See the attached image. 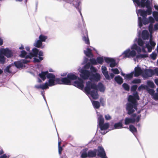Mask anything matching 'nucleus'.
Returning a JSON list of instances; mask_svg holds the SVG:
<instances>
[{
    "label": "nucleus",
    "instance_id": "1",
    "mask_svg": "<svg viewBox=\"0 0 158 158\" xmlns=\"http://www.w3.org/2000/svg\"><path fill=\"white\" fill-rule=\"evenodd\" d=\"M105 89V86L101 83H98L97 85L92 81H88L86 82V86L84 90L87 94H90L92 97L95 99L98 98L97 90L101 92H104Z\"/></svg>",
    "mask_w": 158,
    "mask_h": 158
},
{
    "label": "nucleus",
    "instance_id": "2",
    "mask_svg": "<svg viewBox=\"0 0 158 158\" xmlns=\"http://www.w3.org/2000/svg\"><path fill=\"white\" fill-rule=\"evenodd\" d=\"M39 76L43 81L46 79V77L48 79V82H46L42 84L35 85V88L37 89H48L49 87L55 85L56 81L59 83L58 79H55L54 75L52 73H49L48 71L42 72L41 73L39 74Z\"/></svg>",
    "mask_w": 158,
    "mask_h": 158
},
{
    "label": "nucleus",
    "instance_id": "3",
    "mask_svg": "<svg viewBox=\"0 0 158 158\" xmlns=\"http://www.w3.org/2000/svg\"><path fill=\"white\" fill-rule=\"evenodd\" d=\"M137 88V85H134L131 88V90L134 91L133 95L134 96L130 95L128 98V101L129 102L127 103L126 105V109L127 113L129 114L134 113L135 110H137L136 100L138 99V95L137 92L135 91Z\"/></svg>",
    "mask_w": 158,
    "mask_h": 158
},
{
    "label": "nucleus",
    "instance_id": "4",
    "mask_svg": "<svg viewBox=\"0 0 158 158\" xmlns=\"http://www.w3.org/2000/svg\"><path fill=\"white\" fill-rule=\"evenodd\" d=\"M38 55L39 56V58H34V61L35 62H39L43 59L42 57L43 56V53L41 51L39 52L38 50L36 48H34L32 49V52H30L28 55H27V52L25 51H21L20 56L22 57H24L25 59L29 58L30 59L33 57H37Z\"/></svg>",
    "mask_w": 158,
    "mask_h": 158
},
{
    "label": "nucleus",
    "instance_id": "5",
    "mask_svg": "<svg viewBox=\"0 0 158 158\" xmlns=\"http://www.w3.org/2000/svg\"><path fill=\"white\" fill-rule=\"evenodd\" d=\"M141 6L142 7H146L147 9L146 10H139V13L143 18L146 17L147 15H151L152 12V8L150 6V2L149 0H141L140 2L139 1V6Z\"/></svg>",
    "mask_w": 158,
    "mask_h": 158
},
{
    "label": "nucleus",
    "instance_id": "6",
    "mask_svg": "<svg viewBox=\"0 0 158 158\" xmlns=\"http://www.w3.org/2000/svg\"><path fill=\"white\" fill-rule=\"evenodd\" d=\"M138 38H136L134 41V43L131 47V51L128 49L124 51L122 54L124 55V58L134 57L136 54V52H138Z\"/></svg>",
    "mask_w": 158,
    "mask_h": 158
},
{
    "label": "nucleus",
    "instance_id": "7",
    "mask_svg": "<svg viewBox=\"0 0 158 158\" xmlns=\"http://www.w3.org/2000/svg\"><path fill=\"white\" fill-rule=\"evenodd\" d=\"M97 113L98 116V125L100 128L101 133L102 135H104L107 132L106 130L109 128V124L108 123H104V119L102 115L99 114L97 112Z\"/></svg>",
    "mask_w": 158,
    "mask_h": 158
},
{
    "label": "nucleus",
    "instance_id": "8",
    "mask_svg": "<svg viewBox=\"0 0 158 158\" xmlns=\"http://www.w3.org/2000/svg\"><path fill=\"white\" fill-rule=\"evenodd\" d=\"M141 73H142L143 77L145 78L151 77L155 74L158 76V68L155 69L154 70L151 69H146L143 73L141 68L139 67V75Z\"/></svg>",
    "mask_w": 158,
    "mask_h": 158
},
{
    "label": "nucleus",
    "instance_id": "9",
    "mask_svg": "<svg viewBox=\"0 0 158 158\" xmlns=\"http://www.w3.org/2000/svg\"><path fill=\"white\" fill-rule=\"evenodd\" d=\"M121 74L124 77L125 79L127 80L131 79L133 75L135 77H137L138 76V65H137L135 68L134 72L133 71L130 73L127 74H126L121 72Z\"/></svg>",
    "mask_w": 158,
    "mask_h": 158
},
{
    "label": "nucleus",
    "instance_id": "10",
    "mask_svg": "<svg viewBox=\"0 0 158 158\" xmlns=\"http://www.w3.org/2000/svg\"><path fill=\"white\" fill-rule=\"evenodd\" d=\"M60 1L62 2H66L68 3H72L73 5L77 10L80 12V14L82 17V14L81 12V10L79 8V2L78 0H59Z\"/></svg>",
    "mask_w": 158,
    "mask_h": 158
},
{
    "label": "nucleus",
    "instance_id": "11",
    "mask_svg": "<svg viewBox=\"0 0 158 158\" xmlns=\"http://www.w3.org/2000/svg\"><path fill=\"white\" fill-rule=\"evenodd\" d=\"M77 80L74 81L73 85L78 88L82 90L84 88L85 81L80 78L78 77Z\"/></svg>",
    "mask_w": 158,
    "mask_h": 158
},
{
    "label": "nucleus",
    "instance_id": "12",
    "mask_svg": "<svg viewBox=\"0 0 158 158\" xmlns=\"http://www.w3.org/2000/svg\"><path fill=\"white\" fill-rule=\"evenodd\" d=\"M78 70L81 73L80 77L83 79H88L90 75V73L89 71L82 69H79Z\"/></svg>",
    "mask_w": 158,
    "mask_h": 158
},
{
    "label": "nucleus",
    "instance_id": "13",
    "mask_svg": "<svg viewBox=\"0 0 158 158\" xmlns=\"http://www.w3.org/2000/svg\"><path fill=\"white\" fill-rule=\"evenodd\" d=\"M55 79H58L59 80L58 82L59 83H57L56 81V85L57 84H64L70 85L71 84V81H70L69 79V78L67 76L66 77L61 78V79H60L59 78H56L55 76L54 75Z\"/></svg>",
    "mask_w": 158,
    "mask_h": 158
},
{
    "label": "nucleus",
    "instance_id": "14",
    "mask_svg": "<svg viewBox=\"0 0 158 158\" xmlns=\"http://www.w3.org/2000/svg\"><path fill=\"white\" fill-rule=\"evenodd\" d=\"M1 54L6 56L7 58L11 57L13 55L12 51L8 48L2 49L0 50Z\"/></svg>",
    "mask_w": 158,
    "mask_h": 158
},
{
    "label": "nucleus",
    "instance_id": "15",
    "mask_svg": "<svg viewBox=\"0 0 158 158\" xmlns=\"http://www.w3.org/2000/svg\"><path fill=\"white\" fill-rule=\"evenodd\" d=\"M97 155L101 158H107L106 154L103 148L101 146L98 148Z\"/></svg>",
    "mask_w": 158,
    "mask_h": 158
},
{
    "label": "nucleus",
    "instance_id": "16",
    "mask_svg": "<svg viewBox=\"0 0 158 158\" xmlns=\"http://www.w3.org/2000/svg\"><path fill=\"white\" fill-rule=\"evenodd\" d=\"M30 61L29 60H27L26 59L22 60L20 61L15 62L14 64L15 66L18 68H20L23 67V64L27 63Z\"/></svg>",
    "mask_w": 158,
    "mask_h": 158
},
{
    "label": "nucleus",
    "instance_id": "17",
    "mask_svg": "<svg viewBox=\"0 0 158 158\" xmlns=\"http://www.w3.org/2000/svg\"><path fill=\"white\" fill-rule=\"evenodd\" d=\"M131 118H126L125 120V124L126 125L128 124L129 123H133L135 121V117L136 116V114H133Z\"/></svg>",
    "mask_w": 158,
    "mask_h": 158
},
{
    "label": "nucleus",
    "instance_id": "18",
    "mask_svg": "<svg viewBox=\"0 0 158 158\" xmlns=\"http://www.w3.org/2000/svg\"><path fill=\"white\" fill-rule=\"evenodd\" d=\"M149 23L148 19L146 17L143 18L142 19L141 18L139 17V27H141L142 26V23L144 25L148 24Z\"/></svg>",
    "mask_w": 158,
    "mask_h": 158
},
{
    "label": "nucleus",
    "instance_id": "19",
    "mask_svg": "<svg viewBox=\"0 0 158 158\" xmlns=\"http://www.w3.org/2000/svg\"><path fill=\"white\" fill-rule=\"evenodd\" d=\"M105 61L107 63H110V66L111 67H114L116 63L115 60L113 58H105Z\"/></svg>",
    "mask_w": 158,
    "mask_h": 158
},
{
    "label": "nucleus",
    "instance_id": "20",
    "mask_svg": "<svg viewBox=\"0 0 158 158\" xmlns=\"http://www.w3.org/2000/svg\"><path fill=\"white\" fill-rule=\"evenodd\" d=\"M102 73L104 75L105 78L107 80H110V77L109 75L108 72L107 70L106 67L104 66L102 67Z\"/></svg>",
    "mask_w": 158,
    "mask_h": 158
},
{
    "label": "nucleus",
    "instance_id": "21",
    "mask_svg": "<svg viewBox=\"0 0 158 158\" xmlns=\"http://www.w3.org/2000/svg\"><path fill=\"white\" fill-rule=\"evenodd\" d=\"M156 45V43L151 40V38L150 39V44H147L146 46L149 52H151L152 48H154Z\"/></svg>",
    "mask_w": 158,
    "mask_h": 158
},
{
    "label": "nucleus",
    "instance_id": "22",
    "mask_svg": "<svg viewBox=\"0 0 158 158\" xmlns=\"http://www.w3.org/2000/svg\"><path fill=\"white\" fill-rule=\"evenodd\" d=\"M100 79L101 76L98 73L92 74L90 78V80H94L97 81H99L100 80Z\"/></svg>",
    "mask_w": 158,
    "mask_h": 158
},
{
    "label": "nucleus",
    "instance_id": "23",
    "mask_svg": "<svg viewBox=\"0 0 158 158\" xmlns=\"http://www.w3.org/2000/svg\"><path fill=\"white\" fill-rule=\"evenodd\" d=\"M141 88L146 89L148 91V93L152 96L154 94V90L152 89L149 88L146 85H141V86L139 87V90Z\"/></svg>",
    "mask_w": 158,
    "mask_h": 158
},
{
    "label": "nucleus",
    "instance_id": "24",
    "mask_svg": "<svg viewBox=\"0 0 158 158\" xmlns=\"http://www.w3.org/2000/svg\"><path fill=\"white\" fill-rule=\"evenodd\" d=\"M141 35L143 40H148L149 38V34L148 31L147 30H143L142 32Z\"/></svg>",
    "mask_w": 158,
    "mask_h": 158
},
{
    "label": "nucleus",
    "instance_id": "25",
    "mask_svg": "<svg viewBox=\"0 0 158 158\" xmlns=\"http://www.w3.org/2000/svg\"><path fill=\"white\" fill-rule=\"evenodd\" d=\"M67 77L71 82L72 80L77 79L78 77L77 76L72 73H68L67 75Z\"/></svg>",
    "mask_w": 158,
    "mask_h": 158
},
{
    "label": "nucleus",
    "instance_id": "26",
    "mask_svg": "<svg viewBox=\"0 0 158 158\" xmlns=\"http://www.w3.org/2000/svg\"><path fill=\"white\" fill-rule=\"evenodd\" d=\"M97 150L95 149L93 151L90 150L88 152V157H94L96 156L97 153Z\"/></svg>",
    "mask_w": 158,
    "mask_h": 158
},
{
    "label": "nucleus",
    "instance_id": "27",
    "mask_svg": "<svg viewBox=\"0 0 158 158\" xmlns=\"http://www.w3.org/2000/svg\"><path fill=\"white\" fill-rule=\"evenodd\" d=\"M34 46L38 48H40L42 47V43L39 40H35L34 43Z\"/></svg>",
    "mask_w": 158,
    "mask_h": 158
},
{
    "label": "nucleus",
    "instance_id": "28",
    "mask_svg": "<svg viewBox=\"0 0 158 158\" xmlns=\"http://www.w3.org/2000/svg\"><path fill=\"white\" fill-rule=\"evenodd\" d=\"M91 50L89 48L86 49V50H84V52L85 54L87 56L89 57H91L93 56V55L91 53Z\"/></svg>",
    "mask_w": 158,
    "mask_h": 158
},
{
    "label": "nucleus",
    "instance_id": "29",
    "mask_svg": "<svg viewBox=\"0 0 158 158\" xmlns=\"http://www.w3.org/2000/svg\"><path fill=\"white\" fill-rule=\"evenodd\" d=\"M114 80L118 84H121L123 82V79L120 76H118L115 77Z\"/></svg>",
    "mask_w": 158,
    "mask_h": 158
},
{
    "label": "nucleus",
    "instance_id": "30",
    "mask_svg": "<svg viewBox=\"0 0 158 158\" xmlns=\"http://www.w3.org/2000/svg\"><path fill=\"white\" fill-rule=\"evenodd\" d=\"M87 149H85L81 152V156L82 158H85L88 157V153L87 152Z\"/></svg>",
    "mask_w": 158,
    "mask_h": 158
},
{
    "label": "nucleus",
    "instance_id": "31",
    "mask_svg": "<svg viewBox=\"0 0 158 158\" xmlns=\"http://www.w3.org/2000/svg\"><path fill=\"white\" fill-rule=\"evenodd\" d=\"M114 129H119L123 128V125L121 122L115 123L114 125Z\"/></svg>",
    "mask_w": 158,
    "mask_h": 158
},
{
    "label": "nucleus",
    "instance_id": "32",
    "mask_svg": "<svg viewBox=\"0 0 158 158\" xmlns=\"http://www.w3.org/2000/svg\"><path fill=\"white\" fill-rule=\"evenodd\" d=\"M92 103L94 107L96 109L98 108L100 106V104L99 102L97 101H93Z\"/></svg>",
    "mask_w": 158,
    "mask_h": 158
},
{
    "label": "nucleus",
    "instance_id": "33",
    "mask_svg": "<svg viewBox=\"0 0 158 158\" xmlns=\"http://www.w3.org/2000/svg\"><path fill=\"white\" fill-rule=\"evenodd\" d=\"M129 129L130 131H131L134 134L136 137L137 138L135 134V133L137 131L136 128L133 125H130L129 126Z\"/></svg>",
    "mask_w": 158,
    "mask_h": 158
},
{
    "label": "nucleus",
    "instance_id": "34",
    "mask_svg": "<svg viewBox=\"0 0 158 158\" xmlns=\"http://www.w3.org/2000/svg\"><path fill=\"white\" fill-rule=\"evenodd\" d=\"M47 38V36L42 34L40 35L39 37V40H40L42 42H45Z\"/></svg>",
    "mask_w": 158,
    "mask_h": 158
},
{
    "label": "nucleus",
    "instance_id": "35",
    "mask_svg": "<svg viewBox=\"0 0 158 158\" xmlns=\"http://www.w3.org/2000/svg\"><path fill=\"white\" fill-rule=\"evenodd\" d=\"M141 51V49L139 47V52ZM148 57V55L147 53H145L143 54H141L139 53V58H144Z\"/></svg>",
    "mask_w": 158,
    "mask_h": 158
},
{
    "label": "nucleus",
    "instance_id": "36",
    "mask_svg": "<svg viewBox=\"0 0 158 158\" xmlns=\"http://www.w3.org/2000/svg\"><path fill=\"white\" fill-rule=\"evenodd\" d=\"M82 39L85 44H89V40L87 34L86 36H84L82 37Z\"/></svg>",
    "mask_w": 158,
    "mask_h": 158
},
{
    "label": "nucleus",
    "instance_id": "37",
    "mask_svg": "<svg viewBox=\"0 0 158 158\" xmlns=\"http://www.w3.org/2000/svg\"><path fill=\"white\" fill-rule=\"evenodd\" d=\"M1 53L0 54V63L2 64H4L6 60V58Z\"/></svg>",
    "mask_w": 158,
    "mask_h": 158
},
{
    "label": "nucleus",
    "instance_id": "38",
    "mask_svg": "<svg viewBox=\"0 0 158 158\" xmlns=\"http://www.w3.org/2000/svg\"><path fill=\"white\" fill-rule=\"evenodd\" d=\"M133 1L134 4H135L136 9V13L138 16V10H137V8L138 6V0H132Z\"/></svg>",
    "mask_w": 158,
    "mask_h": 158
},
{
    "label": "nucleus",
    "instance_id": "39",
    "mask_svg": "<svg viewBox=\"0 0 158 158\" xmlns=\"http://www.w3.org/2000/svg\"><path fill=\"white\" fill-rule=\"evenodd\" d=\"M97 61L100 64H102L103 62V59L102 57H98L97 58Z\"/></svg>",
    "mask_w": 158,
    "mask_h": 158
},
{
    "label": "nucleus",
    "instance_id": "40",
    "mask_svg": "<svg viewBox=\"0 0 158 158\" xmlns=\"http://www.w3.org/2000/svg\"><path fill=\"white\" fill-rule=\"evenodd\" d=\"M147 84L148 86L152 88H154L155 86L154 83L152 81H148L147 82Z\"/></svg>",
    "mask_w": 158,
    "mask_h": 158
},
{
    "label": "nucleus",
    "instance_id": "41",
    "mask_svg": "<svg viewBox=\"0 0 158 158\" xmlns=\"http://www.w3.org/2000/svg\"><path fill=\"white\" fill-rule=\"evenodd\" d=\"M153 15L156 21H158V12H153Z\"/></svg>",
    "mask_w": 158,
    "mask_h": 158
},
{
    "label": "nucleus",
    "instance_id": "42",
    "mask_svg": "<svg viewBox=\"0 0 158 158\" xmlns=\"http://www.w3.org/2000/svg\"><path fill=\"white\" fill-rule=\"evenodd\" d=\"M113 73L115 74H118L119 73V71L118 70V69H111Z\"/></svg>",
    "mask_w": 158,
    "mask_h": 158
},
{
    "label": "nucleus",
    "instance_id": "43",
    "mask_svg": "<svg viewBox=\"0 0 158 158\" xmlns=\"http://www.w3.org/2000/svg\"><path fill=\"white\" fill-rule=\"evenodd\" d=\"M157 54L155 52H152V53L150 55V56L152 59L153 60H155Z\"/></svg>",
    "mask_w": 158,
    "mask_h": 158
},
{
    "label": "nucleus",
    "instance_id": "44",
    "mask_svg": "<svg viewBox=\"0 0 158 158\" xmlns=\"http://www.w3.org/2000/svg\"><path fill=\"white\" fill-rule=\"evenodd\" d=\"M123 86L126 90L127 91L129 90L130 88L127 84L126 83H124L123 85Z\"/></svg>",
    "mask_w": 158,
    "mask_h": 158
},
{
    "label": "nucleus",
    "instance_id": "45",
    "mask_svg": "<svg viewBox=\"0 0 158 158\" xmlns=\"http://www.w3.org/2000/svg\"><path fill=\"white\" fill-rule=\"evenodd\" d=\"M10 65H9L7 66L4 69V72L5 73H10V71L9 70L10 69L11 67Z\"/></svg>",
    "mask_w": 158,
    "mask_h": 158
},
{
    "label": "nucleus",
    "instance_id": "46",
    "mask_svg": "<svg viewBox=\"0 0 158 158\" xmlns=\"http://www.w3.org/2000/svg\"><path fill=\"white\" fill-rule=\"evenodd\" d=\"M153 98L155 100H158V93L154 94L152 96Z\"/></svg>",
    "mask_w": 158,
    "mask_h": 158
},
{
    "label": "nucleus",
    "instance_id": "47",
    "mask_svg": "<svg viewBox=\"0 0 158 158\" xmlns=\"http://www.w3.org/2000/svg\"><path fill=\"white\" fill-rule=\"evenodd\" d=\"M91 63L94 64H97V61L94 59H91L90 60Z\"/></svg>",
    "mask_w": 158,
    "mask_h": 158
},
{
    "label": "nucleus",
    "instance_id": "48",
    "mask_svg": "<svg viewBox=\"0 0 158 158\" xmlns=\"http://www.w3.org/2000/svg\"><path fill=\"white\" fill-rule=\"evenodd\" d=\"M148 19L149 20V22L152 23H153L155 22L154 19L152 16L149 17Z\"/></svg>",
    "mask_w": 158,
    "mask_h": 158
},
{
    "label": "nucleus",
    "instance_id": "49",
    "mask_svg": "<svg viewBox=\"0 0 158 158\" xmlns=\"http://www.w3.org/2000/svg\"><path fill=\"white\" fill-rule=\"evenodd\" d=\"M105 119L107 120H110L111 118V117L108 114L105 115Z\"/></svg>",
    "mask_w": 158,
    "mask_h": 158
},
{
    "label": "nucleus",
    "instance_id": "50",
    "mask_svg": "<svg viewBox=\"0 0 158 158\" xmlns=\"http://www.w3.org/2000/svg\"><path fill=\"white\" fill-rule=\"evenodd\" d=\"M90 70L92 72L94 73H95L97 72V69H96L93 66H91L90 68Z\"/></svg>",
    "mask_w": 158,
    "mask_h": 158
},
{
    "label": "nucleus",
    "instance_id": "51",
    "mask_svg": "<svg viewBox=\"0 0 158 158\" xmlns=\"http://www.w3.org/2000/svg\"><path fill=\"white\" fill-rule=\"evenodd\" d=\"M90 63H88L85 65L84 66L85 69H89L90 66Z\"/></svg>",
    "mask_w": 158,
    "mask_h": 158
},
{
    "label": "nucleus",
    "instance_id": "52",
    "mask_svg": "<svg viewBox=\"0 0 158 158\" xmlns=\"http://www.w3.org/2000/svg\"><path fill=\"white\" fill-rule=\"evenodd\" d=\"M139 46H142L143 45V43L142 41L139 38Z\"/></svg>",
    "mask_w": 158,
    "mask_h": 158
},
{
    "label": "nucleus",
    "instance_id": "53",
    "mask_svg": "<svg viewBox=\"0 0 158 158\" xmlns=\"http://www.w3.org/2000/svg\"><path fill=\"white\" fill-rule=\"evenodd\" d=\"M62 150V147H58V152L60 155L61 154V151Z\"/></svg>",
    "mask_w": 158,
    "mask_h": 158
},
{
    "label": "nucleus",
    "instance_id": "54",
    "mask_svg": "<svg viewBox=\"0 0 158 158\" xmlns=\"http://www.w3.org/2000/svg\"><path fill=\"white\" fill-rule=\"evenodd\" d=\"M132 82L133 83H138V79H134L132 81Z\"/></svg>",
    "mask_w": 158,
    "mask_h": 158
},
{
    "label": "nucleus",
    "instance_id": "55",
    "mask_svg": "<svg viewBox=\"0 0 158 158\" xmlns=\"http://www.w3.org/2000/svg\"><path fill=\"white\" fill-rule=\"evenodd\" d=\"M0 158H8L6 154H4L0 157Z\"/></svg>",
    "mask_w": 158,
    "mask_h": 158
},
{
    "label": "nucleus",
    "instance_id": "56",
    "mask_svg": "<svg viewBox=\"0 0 158 158\" xmlns=\"http://www.w3.org/2000/svg\"><path fill=\"white\" fill-rule=\"evenodd\" d=\"M134 60L135 62H138V55H137L136 56V58H134Z\"/></svg>",
    "mask_w": 158,
    "mask_h": 158
},
{
    "label": "nucleus",
    "instance_id": "57",
    "mask_svg": "<svg viewBox=\"0 0 158 158\" xmlns=\"http://www.w3.org/2000/svg\"><path fill=\"white\" fill-rule=\"evenodd\" d=\"M3 39L0 37V45H2L3 44Z\"/></svg>",
    "mask_w": 158,
    "mask_h": 158
},
{
    "label": "nucleus",
    "instance_id": "58",
    "mask_svg": "<svg viewBox=\"0 0 158 158\" xmlns=\"http://www.w3.org/2000/svg\"><path fill=\"white\" fill-rule=\"evenodd\" d=\"M154 28L155 30H158V26L157 24H155L154 26Z\"/></svg>",
    "mask_w": 158,
    "mask_h": 158
},
{
    "label": "nucleus",
    "instance_id": "59",
    "mask_svg": "<svg viewBox=\"0 0 158 158\" xmlns=\"http://www.w3.org/2000/svg\"><path fill=\"white\" fill-rule=\"evenodd\" d=\"M154 82L158 86V79H156L154 80Z\"/></svg>",
    "mask_w": 158,
    "mask_h": 158
},
{
    "label": "nucleus",
    "instance_id": "60",
    "mask_svg": "<svg viewBox=\"0 0 158 158\" xmlns=\"http://www.w3.org/2000/svg\"><path fill=\"white\" fill-rule=\"evenodd\" d=\"M154 8L155 9L158 10V6L157 5H155L154 6Z\"/></svg>",
    "mask_w": 158,
    "mask_h": 158
},
{
    "label": "nucleus",
    "instance_id": "61",
    "mask_svg": "<svg viewBox=\"0 0 158 158\" xmlns=\"http://www.w3.org/2000/svg\"><path fill=\"white\" fill-rule=\"evenodd\" d=\"M110 76L111 78H113L114 76V75L113 73H110Z\"/></svg>",
    "mask_w": 158,
    "mask_h": 158
},
{
    "label": "nucleus",
    "instance_id": "62",
    "mask_svg": "<svg viewBox=\"0 0 158 158\" xmlns=\"http://www.w3.org/2000/svg\"><path fill=\"white\" fill-rule=\"evenodd\" d=\"M26 49L28 51H29L30 50V48L29 47H26Z\"/></svg>",
    "mask_w": 158,
    "mask_h": 158
},
{
    "label": "nucleus",
    "instance_id": "63",
    "mask_svg": "<svg viewBox=\"0 0 158 158\" xmlns=\"http://www.w3.org/2000/svg\"><path fill=\"white\" fill-rule=\"evenodd\" d=\"M20 49H24L23 46L22 45H21V46L19 47V48Z\"/></svg>",
    "mask_w": 158,
    "mask_h": 158
},
{
    "label": "nucleus",
    "instance_id": "64",
    "mask_svg": "<svg viewBox=\"0 0 158 158\" xmlns=\"http://www.w3.org/2000/svg\"><path fill=\"white\" fill-rule=\"evenodd\" d=\"M49 71L50 72H54V71L52 69H50L49 70Z\"/></svg>",
    "mask_w": 158,
    "mask_h": 158
}]
</instances>
